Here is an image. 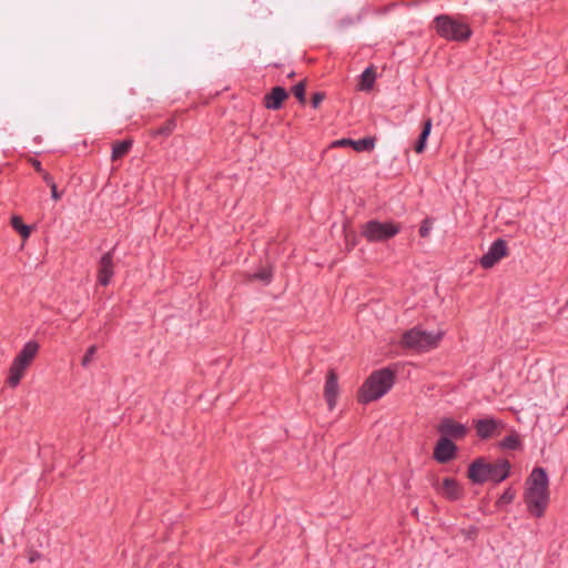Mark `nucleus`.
I'll return each instance as SVG.
<instances>
[{"label": "nucleus", "instance_id": "nucleus-3", "mask_svg": "<svg viewBox=\"0 0 568 568\" xmlns=\"http://www.w3.org/2000/svg\"><path fill=\"white\" fill-rule=\"evenodd\" d=\"M394 379V373L389 368L372 373L359 390V402L367 404L379 399L392 388Z\"/></svg>", "mask_w": 568, "mask_h": 568}, {"label": "nucleus", "instance_id": "nucleus-9", "mask_svg": "<svg viewBox=\"0 0 568 568\" xmlns=\"http://www.w3.org/2000/svg\"><path fill=\"white\" fill-rule=\"evenodd\" d=\"M438 432L442 437H446L450 440L464 438L467 434V427L453 420L452 418H444L438 425Z\"/></svg>", "mask_w": 568, "mask_h": 568}, {"label": "nucleus", "instance_id": "nucleus-27", "mask_svg": "<svg viewBox=\"0 0 568 568\" xmlns=\"http://www.w3.org/2000/svg\"><path fill=\"white\" fill-rule=\"evenodd\" d=\"M325 95L322 92H316L312 95V106L314 109L318 108L320 104L323 102Z\"/></svg>", "mask_w": 568, "mask_h": 568}, {"label": "nucleus", "instance_id": "nucleus-26", "mask_svg": "<svg viewBox=\"0 0 568 568\" xmlns=\"http://www.w3.org/2000/svg\"><path fill=\"white\" fill-rule=\"evenodd\" d=\"M293 93L298 99L300 102H305V84L303 82H300L296 85H294Z\"/></svg>", "mask_w": 568, "mask_h": 568}, {"label": "nucleus", "instance_id": "nucleus-30", "mask_svg": "<svg viewBox=\"0 0 568 568\" xmlns=\"http://www.w3.org/2000/svg\"><path fill=\"white\" fill-rule=\"evenodd\" d=\"M51 189V196L53 200L58 201L61 199V194L58 192V189H57V184H52V186H50Z\"/></svg>", "mask_w": 568, "mask_h": 568}, {"label": "nucleus", "instance_id": "nucleus-1", "mask_svg": "<svg viewBox=\"0 0 568 568\" xmlns=\"http://www.w3.org/2000/svg\"><path fill=\"white\" fill-rule=\"evenodd\" d=\"M527 487L524 494V500L529 513L540 518L544 516L549 501V478L546 470L536 467L527 479Z\"/></svg>", "mask_w": 568, "mask_h": 568}, {"label": "nucleus", "instance_id": "nucleus-12", "mask_svg": "<svg viewBox=\"0 0 568 568\" xmlns=\"http://www.w3.org/2000/svg\"><path fill=\"white\" fill-rule=\"evenodd\" d=\"M338 395L337 376L333 371H329L326 377L324 396L327 402L328 408L333 409L336 405V398Z\"/></svg>", "mask_w": 568, "mask_h": 568}, {"label": "nucleus", "instance_id": "nucleus-8", "mask_svg": "<svg viewBox=\"0 0 568 568\" xmlns=\"http://www.w3.org/2000/svg\"><path fill=\"white\" fill-rule=\"evenodd\" d=\"M508 253L507 244L503 239L493 242L488 251L480 257L479 264L484 268H490Z\"/></svg>", "mask_w": 568, "mask_h": 568}, {"label": "nucleus", "instance_id": "nucleus-23", "mask_svg": "<svg viewBox=\"0 0 568 568\" xmlns=\"http://www.w3.org/2000/svg\"><path fill=\"white\" fill-rule=\"evenodd\" d=\"M97 349H98V348H97V346H95V345H91V346L87 349V352H85V354H84V356H83V358H82V363H81L83 367H88V366L93 362L94 356H95V354H97Z\"/></svg>", "mask_w": 568, "mask_h": 568}, {"label": "nucleus", "instance_id": "nucleus-24", "mask_svg": "<svg viewBox=\"0 0 568 568\" xmlns=\"http://www.w3.org/2000/svg\"><path fill=\"white\" fill-rule=\"evenodd\" d=\"M516 493L511 488H507L498 499L499 505L510 504L515 499Z\"/></svg>", "mask_w": 568, "mask_h": 568}, {"label": "nucleus", "instance_id": "nucleus-21", "mask_svg": "<svg viewBox=\"0 0 568 568\" xmlns=\"http://www.w3.org/2000/svg\"><path fill=\"white\" fill-rule=\"evenodd\" d=\"M504 449H517L520 446V440L517 434L506 436L499 444Z\"/></svg>", "mask_w": 568, "mask_h": 568}, {"label": "nucleus", "instance_id": "nucleus-25", "mask_svg": "<svg viewBox=\"0 0 568 568\" xmlns=\"http://www.w3.org/2000/svg\"><path fill=\"white\" fill-rule=\"evenodd\" d=\"M433 227V220L432 219H425L419 227V234L422 237H427L432 231Z\"/></svg>", "mask_w": 568, "mask_h": 568}, {"label": "nucleus", "instance_id": "nucleus-20", "mask_svg": "<svg viewBox=\"0 0 568 568\" xmlns=\"http://www.w3.org/2000/svg\"><path fill=\"white\" fill-rule=\"evenodd\" d=\"M11 225L12 227L21 234L23 239H28L30 235V226L23 224L20 216H12L11 219Z\"/></svg>", "mask_w": 568, "mask_h": 568}, {"label": "nucleus", "instance_id": "nucleus-22", "mask_svg": "<svg viewBox=\"0 0 568 568\" xmlns=\"http://www.w3.org/2000/svg\"><path fill=\"white\" fill-rule=\"evenodd\" d=\"M250 280H257L263 282L264 284H268L272 281V271L267 267H263L260 271L250 275Z\"/></svg>", "mask_w": 568, "mask_h": 568}, {"label": "nucleus", "instance_id": "nucleus-10", "mask_svg": "<svg viewBox=\"0 0 568 568\" xmlns=\"http://www.w3.org/2000/svg\"><path fill=\"white\" fill-rule=\"evenodd\" d=\"M457 447L453 440L440 437L434 449V457L439 463H448L456 456Z\"/></svg>", "mask_w": 568, "mask_h": 568}, {"label": "nucleus", "instance_id": "nucleus-15", "mask_svg": "<svg viewBox=\"0 0 568 568\" xmlns=\"http://www.w3.org/2000/svg\"><path fill=\"white\" fill-rule=\"evenodd\" d=\"M439 491L443 496L450 500H457L462 496V487L453 478H445L439 488Z\"/></svg>", "mask_w": 568, "mask_h": 568}, {"label": "nucleus", "instance_id": "nucleus-17", "mask_svg": "<svg viewBox=\"0 0 568 568\" xmlns=\"http://www.w3.org/2000/svg\"><path fill=\"white\" fill-rule=\"evenodd\" d=\"M359 79V89L363 91H368L373 88L375 83V71L373 70L372 67H368L362 72Z\"/></svg>", "mask_w": 568, "mask_h": 568}, {"label": "nucleus", "instance_id": "nucleus-14", "mask_svg": "<svg viewBox=\"0 0 568 568\" xmlns=\"http://www.w3.org/2000/svg\"><path fill=\"white\" fill-rule=\"evenodd\" d=\"M499 425L500 423L494 418H483L475 422L477 435L483 439L491 437Z\"/></svg>", "mask_w": 568, "mask_h": 568}, {"label": "nucleus", "instance_id": "nucleus-31", "mask_svg": "<svg viewBox=\"0 0 568 568\" xmlns=\"http://www.w3.org/2000/svg\"><path fill=\"white\" fill-rule=\"evenodd\" d=\"M42 176H43V181L49 185V186H52V184H55L53 178L47 173V172H43L42 173Z\"/></svg>", "mask_w": 568, "mask_h": 568}, {"label": "nucleus", "instance_id": "nucleus-7", "mask_svg": "<svg viewBox=\"0 0 568 568\" xmlns=\"http://www.w3.org/2000/svg\"><path fill=\"white\" fill-rule=\"evenodd\" d=\"M400 232V225L394 222L371 220L362 225L361 234L368 242H384Z\"/></svg>", "mask_w": 568, "mask_h": 568}, {"label": "nucleus", "instance_id": "nucleus-28", "mask_svg": "<svg viewBox=\"0 0 568 568\" xmlns=\"http://www.w3.org/2000/svg\"><path fill=\"white\" fill-rule=\"evenodd\" d=\"M173 128H174V122L169 121L166 125H164L158 130V134L168 135L173 131Z\"/></svg>", "mask_w": 568, "mask_h": 568}, {"label": "nucleus", "instance_id": "nucleus-6", "mask_svg": "<svg viewBox=\"0 0 568 568\" xmlns=\"http://www.w3.org/2000/svg\"><path fill=\"white\" fill-rule=\"evenodd\" d=\"M443 337L442 331L427 332L419 327H414L403 335V344L407 348L417 352H425L435 348Z\"/></svg>", "mask_w": 568, "mask_h": 568}, {"label": "nucleus", "instance_id": "nucleus-13", "mask_svg": "<svg viewBox=\"0 0 568 568\" xmlns=\"http://www.w3.org/2000/svg\"><path fill=\"white\" fill-rule=\"evenodd\" d=\"M287 97L288 94L284 88L275 87L265 95V108L270 110H278Z\"/></svg>", "mask_w": 568, "mask_h": 568}, {"label": "nucleus", "instance_id": "nucleus-2", "mask_svg": "<svg viewBox=\"0 0 568 568\" xmlns=\"http://www.w3.org/2000/svg\"><path fill=\"white\" fill-rule=\"evenodd\" d=\"M509 473L510 464L507 459H499L490 464L478 458L468 467V477L474 484H484L488 480L501 483L509 476Z\"/></svg>", "mask_w": 568, "mask_h": 568}, {"label": "nucleus", "instance_id": "nucleus-29", "mask_svg": "<svg viewBox=\"0 0 568 568\" xmlns=\"http://www.w3.org/2000/svg\"><path fill=\"white\" fill-rule=\"evenodd\" d=\"M353 140L352 139H341L336 140L332 143V146H352Z\"/></svg>", "mask_w": 568, "mask_h": 568}, {"label": "nucleus", "instance_id": "nucleus-4", "mask_svg": "<svg viewBox=\"0 0 568 568\" xmlns=\"http://www.w3.org/2000/svg\"><path fill=\"white\" fill-rule=\"evenodd\" d=\"M436 32L448 41H464L471 36V30L466 21L448 14H440L434 19Z\"/></svg>", "mask_w": 568, "mask_h": 568}, {"label": "nucleus", "instance_id": "nucleus-19", "mask_svg": "<svg viewBox=\"0 0 568 568\" xmlns=\"http://www.w3.org/2000/svg\"><path fill=\"white\" fill-rule=\"evenodd\" d=\"M375 146V140L373 138H364L359 140H353L352 148L357 152L371 151Z\"/></svg>", "mask_w": 568, "mask_h": 568}, {"label": "nucleus", "instance_id": "nucleus-32", "mask_svg": "<svg viewBox=\"0 0 568 568\" xmlns=\"http://www.w3.org/2000/svg\"><path fill=\"white\" fill-rule=\"evenodd\" d=\"M40 558V554L34 551L32 552L30 556H29V561L30 562H34L36 560H38Z\"/></svg>", "mask_w": 568, "mask_h": 568}, {"label": "nucleus", "instance_id": "nucleus-33", "mask_svg": "<svg viewBox=\"0 0 568 568\" xmlns=\"http://www.w3.org/2000/svg\"><path fill=\"white\" fill-rule=\"evenodd\" d=\"M33 165H34V169H36L38 172L43 173V170H42L41 163H40L39 161H34Z\"/></svg>", "mask_w": 568, "mask_h": 568}, {"label": "nucleus", "instance_id": "nucleus-5", "mask_svg": "<svg viewBox=\"0 0 568 568\" xmlns=\"http://www.w3.org/2000/svg\"><path fill=\"white\" fill-rule=\"evenodd\" d=\"M40 345L37 341H28L21 351L17 354L9 368L8 384L17 387L24 376L26 371L38 355Z\"/></svg>", "mask_w": 568, "mask_h": 568}, {"label": "nucleus", "instance_id": "nucleus-16", "mask_svg": "<svg viewBox=\"0 0 568 568\" xmlns=\"http://www.w3.org/2000/svg\"><path fill=\"white\" fill-rule=\"evenodd\" d=\"M432 125H433V122H432V119H427L425 122H424V125H423V130L419 134V138L416 142V145H415V151L417 153H422L424 152L425 148H426V141L430 134V131H432Z\"/></svg>", "mask_w": 568, "mask_h": 568}, {"label": "nucleus", "instance_id": "nucleus-18", "mask_svg": "<svg viewBox=\"0 0 568 568\" xmlns=\"http://www.w3.org/2000/svg\"><path fill=\"white\" fill-rule=\"evenodd\" d=\"M132 141L131 140H123L116 142L112 148V160L116 161L121 158H123L131 149Z\"/></svg>", "mask_w": 568, "mask_h": 568}, {"label": "nucleus", "instance_id": "nucleus-11", "mask_svg": "<svg viewBox=\"0 0 568 568\" xmlns=\"http://www.w3.org/2000/svg\"><path fill=\"white\" fill-rule=\"evenodd\" d=\"M113 255L112 252H106L102 255L99 262L98 281L101 285L106 286L113 276Z\"/></svg>", "mask_w": 568, "mask_h": 568}]
</instances>
